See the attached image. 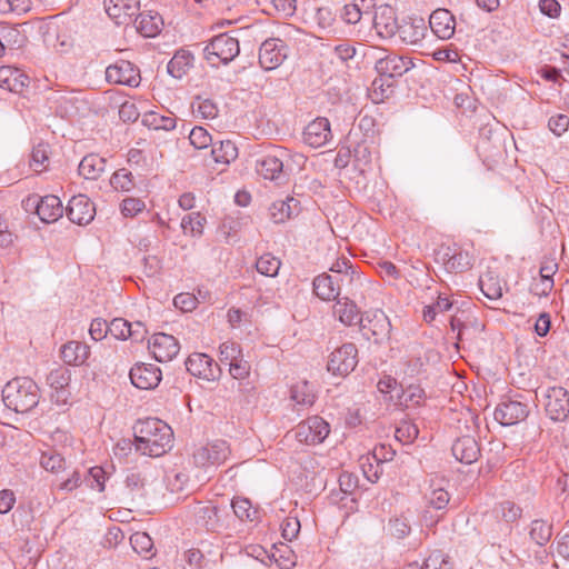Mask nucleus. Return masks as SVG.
Segmentation results:
<instances>
[{
	"mask_svg": "<svg viewBox=\"0 0 569 569\" xmlns=\"http://www.w3.org/2000/svg\"><path fill=\"white\" fill-rule=\"evenodd\" d=\"M339 279L327 273H322L313 279V292L322 300H333L339 297Z\"/></svg>",
	"mask_w": 569,
	"mask_h": 569,
	"instance_id": "30",
	"label": "nucleus"
},
{
	"mask_svg": "<svg viewBox=\"0 0 569 569\" xmlns=\"http://www.w3.org/2000/svg\"><path fill=\"white\" fill-rule=\"evenodd\" d=\"M557 263L553 261H545L540 269H539V276L542 278L543 288H539V283H532L531 291L536 296H548L549 292L552 290L553 287V274L557 271Z\"/></svg>",
	"mask_w": 569,
	"mask_h": 569,
	"instance_id": "38",
	"label": "nucleus"
},
{
	"mask_svg": "<svg viewBox=\"0 0 569 569\" xmlns=\"http://www.w3.org/2000/svg\"><path fill=\"white\" fill-rule=\"evenodd\" d=\"M144 122L156 130H172L176 127L177 119L173 114L170 116H161L158 113H150Z\"/></svg>",
	"mask_w": 569,
	"mask_h": 569,
	"instance_id": "53",
	"label": "nucleus"
},
{
	"mask_svg": "<svg viewBox=\"0 0 569 569\" xmlns=\"http://www.w3.org/2000/svg\"><path fill=\"white\" fill-rule=\"evenodd\" d=\"M187 370L194 377L207 381H218L222 370L213 359L206 353H192L186 360Z\"/></svg>",
	"mask_w": 569,
	"mask_h": 569,
	"instance_id": "10",
	"label": "nucleus"
},
{
	"mask_svg": "<svg viewBox=\"0 0 569 569\" xmlns=\"http://www.w3.org/2000/svg\"><path fill=\"white\" fill-rule=\"evenodd\" d=\"M130 543L133 550L144 558H150L153 556V541L147 532L138 531L132 533L130 537Z\"/></svg>",
	"mask_w": 569,
	"mask_h": 569,
	"instance_id": "45",
	"label": "nucleus"
},
{
	"mask_svg": "<svg viewBox=\"0 0 569 569\" xmlns=\"http://www.w3.org/2000/svg\"><path fill=\"white\" fill-rule=\"evenodd\" d=\"M426 499L429 507L436 510H442L448 506L450 496L445 489L436 488L432 489L430 493L426 495Z\"/></svg>",
	"mask_w": 569,
	"mask_h": 569,
	"instance_id": "56",
	"label": "nucleus"
},
{
	"mask_svg": "<svg viewBox=\"0 0 569 569\" xmlns=\"http://www.w3.org/2000/svg\"><path fill=\"white\" fill-rule=\"evenodd\" d=\"M231 508L233 509L234 515L240 520H253L252 515L256 513V510H252L251 503L248 499L237 498L231 501Z\"/></svg>",
	"mask_w": 569,
	"mask_h": 569,
	"instance_id": "60",
	"label": "nucleus"
},
{
	"mask_svg": "<svg viewBox=\"0 0 569 569\" xmlns=\"http://www.w3.org/2000/svg\"><path fill=\"white\" fill-rule=\"evenodd\" d=\"M451 307L452 303L447 297L439 296L433 305L423 308V319L427 322H431L438 312L448 311Z\"/></svg>",
	"mask_w": 569,
	"mask_h": 569,
	"instance_id": "54",
	"label": "nucleus"
},
{
	"mask_svg": "<svg viewBox=\"0 0 569 569\" xmlns=\"http://www.w3.org/2000/svg\"><path fill=\"white\" fill-rule=\"evenodd\" d=\"M423 569H452L449 558L441 551H433L425 560Z\"/></svg>",
	"mask_w": 569,
	"mask_h": 569,
	"instance_id": "61",
	"label": "nucleus"
},
{
	"mask_svg": "<svg viewBox=\"0 0 569 569\" xmlns=\"http://www.w3.org/2000/svg\"><path fill=\"white\" fill-rule=\"evenodd\" d=\"M299 201L292 197L274 201L270 208V217L274 223H282L298 212Z\"/></svg>",
	"mask_w": 569,
	"mask_h": 569,
	"instance_id": "32",
	"label": "nucleus"
},
{
	"mask_svg": "<svg viewBox=\"0 0 569 569\" xmlns=\"http://www.w3.org/2000/svg\"><path fill=\"white\" fill-rule=\"evenodd\" d=\"M40 465L47 471L58 472L64 468V459L57 451L48 450L41 455Z\"/></svg>",
	"mask_w": 569,
	"mask_h": 569,
	"instance_id": "52",
	"label": "nucleus"
},
{
	"mask_svg": "<svg viewBox=\"0 0 569 569\" xmlns=\"http://www.w3.org/2000/svg\"><path fill=\"white\" fill-rule=\"evenodd\" d=\"M127 493L131 499L144 497L146 480L140 472H129L124 480Z\"/></svg>",
	"mask_w": 569,
	"mask_h": 569,
	"instance_id": "46",
	"label": "nucleus"
},
{
	"mask_svg": "<svg viewBox=\"0 0 569 569\" xmlns=\"http://www.w3.org/2000/svg\"><path fill=\"white\" fill-rule=\"evenodd\" d=\"M106 13L117 26L128 24L140 9V0H103Z\"/></svg>",
	"mask_w": 569,
	"mask_h": 569,
	"instance_id": "18",
	"label": "nucleus"
},
{
	"mask_svg": "<svg viewBox=\"0 0 569 569\" xmlns=\"http://www.w3.org/2000/svg\"><path fill=\"white\" fill-rule=\"evenodd\" d=\"M291 399L299 406H312L316 399L312 386L307 381L295 385L291 389Z\"/></svg>",
	"mask_w": 569,
	"mask_h": 569,
	"instance_id": "41",
	"label": "nucleus"
},
{
	"mask_svg": "<svg viewBox=\"0 0 569 569\" xmlns=\"http://www.w3.org/2000/svg\"><path fill=\"white\" fill-rule=\"evenodd\" d=\"M431 31L442 40L450 39L456 29V20L447 9L435 10L429 18Z\"/></svg>",
	"mask_w": 569,
	"mask_h": 569,
	"instance_id": "24",
	"label": "nucleus"
},
{
	"mask_svg": "<svg viewBox=\"0 0 569 569\" xmlns=\"http://www.w3.org/2000/svg\"><path fill=\"white\" fill-rule=\"evenodd\" d=\"M106 79L110 83L136 87L140 76L131 62L121 60L106 69Z\"/></svg>",
	"mask_w": 569,
	"mask_h": 569,
	"instance_id": "20",
	"label": "nucleus"
},
{
	"mask_svg": "<svg viewBox=\"0 0 569 569\" xmlns=\"http://www.w3.org/2000/svg\"><path fill=\"white\" fill-rule=\"evenodd\" d=\"M272 558L281 569H291L296 566L297 561L295 552L287 545L276 548L272 552Z\"/></svg>",
	"mask_w": 569,
	"mask_h": 569,
	"instance_id": "50",
	"label": "nucleus"
},
{
	"mask_svg": "<svg viewBox=\"0 0 569 569\" xmlns=\"http://www.w3.org/2000/svg\"><path fill=\"white\" fill-rule=\"evenodd\" d=\"M289 153L283 148H273L256 160V171L264 180L274 182L276 186L286 184L289 181V170L286 164Z\"/></svg>",
	"mask_w": 569,
	"mask_h": 569,
	"instance_id": "3",
	"label": "nucleus"
},
{
	"mask_svg": "<svg viewBox=\"0 0 569 569\" xmlns=\"http://www.w3.org/2000/svg\"><path fill=\"white\" fill-rule=\"evenodd\" d=\"M545 409L550 419L562 421L569 415V393L559 386L550 387L545 392Z\"/></svg>",
	"mask_w": 569,
	"mask_h": 569,
	"instance_id": "11",
	"label": "nucleus"
},
{
	"mask_svg": "<svg viewBox=\"0 0 569 569\" xmlns=\"http://www.w3.org/2000/svg\"><path fill=\"white\" fill-rule=\"evenodd\" d=\"M221 511V508L212 502H199L193 507L194 521L207 531L217 532L223 527Z\"/></svg>",
	"mask_w": 569,
	"mask_h": 569,
	"instance_id": "17",
	"label": "nucleus"
},
{
	"mask_svg": "<svg viewBox=\"0 0 569 569\" xmlns=\"http://www.w3.org/2000/svg\"><path fill=\"white\" fill-rule=\"evenodd\" d=\"M27 210L34 209L40 220L47 223L54 222L63 214V206L59 197L48 194L39 197L30 196L24 201Z\"/></svg>",
	"mask_w": 569,
	"mask_h": 569,
	"instance_id": "5",
	"label": "nucleus"
},
{
	"mask_svg": "<svg viewBox=\"0 0 569 569\" xmlns=\"http://www.w3.org/2000/svg\"><path fill=\"white\" fill-rule=\"evenodd\" d=\"M289 48L280 38L266 39L259 48V63L267 71L279 68L288 58Z\"/></svg>",
	"mask_w": 569,
	"mask_h": 569,
	"instance_id": "6",
	"label": "nucleus"
},
{
	"mask_svg": "<svg viewBox=\"0 0 569 569\" xmlns=\"http://www.w3.org/2000/svg\"><path fill=\"white\" fill-rule=\"evenodd\" d=\"M193 60V54L190 51L184 49L178 50L168 62V73L176 79H181L192 67Z\"/></svg>",
	"mask_w": 569,
	"mask_h": 569,
	"instance_id": "33",
	"label": "nucleus"
},
{
	"mask_svg": "<svg viewBox=\"0 0 569 569\" xmlns=\"http://www.w3.org/2000/svg\"><path fill=\"white\" fill-rule=\"evenodd\" d=\"M358 325L365 336H372L376 340L388 336L391 329L389 318L382 310L366 312Z\"/></svg>",
	"mask_w": 569,
	"mask_h": 569,
	"instance_id": "15",
	"label": "nucleus"
},
{
	"mask_svg": "<svg viewBox=\"0 0 569 569\" xmlns=\"http://www.w3.org/2000/svg\"><path fill=\"white\" fill-rule=\"evenodd\" d=\"M480 137L477 143V150L486 160L496 161L502 157L505 151V138L500 130H495L490 126L480 129Z\"/></svg>",
	"mask_w": 569,
	"mask_h": 569,
	"instance_id": "9",
	"label": "nucleus"
},
{
	"mask_svg": "<svg viewBox=\"0 0 569 569\" xmlns=\"http://www.w3.org/2000/svg\"><path fill=\"white\" fill-rule=\"evenodd\" d=\"M109 333L116 339L126 340L132 336L131 322L122 318H116L109 323Z\"/></svg>",
	"mask_w": 569,
	"mask_h": 569,
	"instance_id": "57",
	"label": "nucleus"
},
{
	"mask_svg": "<svg viewBox=\"0 0 569 569\" xmlns=\"http://www.w3.org/2000/svg\"><path fill=\"white\" fill-rule=\"evenodd\" d=\"M331 138L330 122L327 118L319 117L311 121L303 131V141L312 147L320 148Z\"/></svg>",
	"mask_w": 569,
	"mask_h": 569,
	"instance_id": "23",
	"label": "nucleus"
},
{
	"mask_svg": "<svg viewBox=\"0 0 569 569\" xmlns=\"http://www.w3.org/2000/svg\"><path fill=\"white\" fill-rule=\"evenodd\" d=\"M333 313L345 326L358 325L362 317L357 305L347 297L337 299L333 305Z\"/></svg>",
	"mask_w": 569,
	"mask_h": 569,
	"instance_id": "29",
	"label": "nucleus"
},
{
	"mask_svg": "<svg viewBox=\"0 0 569 569\" xmlns=\"http://www.w3.org/2000/svg\"><path fill=\"white\" fill-rule=\"evenodd\" d=\"M230 455V448L227 441L224 440H216L207 446L199 448L194 453V462L199 466H209V465H221L223 463Z\"/></svg>",
	"mask_w": 569,
	"mask_h": 569,
	"instance_id": "16",
	"label": "nucleus"
},
{
	"mask_svg": "<svg viewBox=\"0 0 569 569\" xmlns=\"http://www.w3.org/2000/svg\"><path fill=\"white\" fill-rule=\"evenodd\" d=\"M189 141L196 149H206L212 144V138L203 127H194L190 131Z\"/></svg>",
	"mask_w": 569,
	"mask_h": 569,
	"instance_id": "58",
	"label": "nucleus"
},
{
	"mask_svg": "<svg viewBox=\"0 0 569 569\" xmlns=\"http://www.w3.org/2000/svg\"><path fill=\"white\" fill-rule=\"evenodd\" d=\"M529 535L537 545L545 546L552 536V527L545 520L536 519L531 522Z\"/></svg>",
	"mask_w": 569,
	"mask_h": 569,
	"instance_id": "44",
	"label": "nucleus"
},
{
	"mask_svg": "<svg viewBox=\"0 0 569 569\" xmlns=\"http://www.w3.org/2000/svg\"><path fill=\"white\" fill-rule=\"evenodd\" d=\"M358 350L353 343H345L333 350L327 365L328 371L338 376H347L357 367Z\"/></svg>",
	"mask_w": 569,
	"mask_h": 569,
	"instance_id": "8",
	"label": "nucleus"
},
{
	"mask_svg": "<svg viewBox=\"0 0 569 569\" xmlns=\"http://www.w3.org/2000/svg\"><path fill=\"white\" fill-rule=\"evenodd\" d=\"M89 355V347L79 341H69L61 349L62 359L68 365L80 366L86 362Z\"/></svg>",
	"mask_w": 569,
	"mask_h": 569,
	"instance_id": "35",
	"label": "nucleus"
},
{
	"mask_svg": "<svg viewBox=\"0 0 569 569\" xmlns=\"http://www.w3.org/2000/svg\"><path fill=\"white\" fill-rule=\"evenodd\" d=\"M206 60L213 67L219 63L228 64L240 53L237 38L228 33L213 37L203 49Z\"/></svg>",
	"mask_w": 569,
	"mask_h": 569,
	"instance_id": "4",
	"label": "nucleus"
},
{
	"mask_svg": "<svg viewBox=\"0 0 569 569\" xmlns=\"http://www.w3.org/2000/svg\"><path fill=\"white\" fill-rule=\"evenodd\" d=\"M106 168V159L96 153L87 154L79 163V174L84 179L96 180Z\"/></svg>",
	"mask_w": 569,
	"mask_h": 569,
	"instance_id": "34",
	"label": "nucleus"
},
{
	"mask_svg": "<svg viewBox=\"0 0 569 569\" xmlns=\"http://www.w3.org/2000/svg\"><path fill=\"white\" fill-rule=\"evenodd\" d=\"M529 415V406L519 400H503L495 410V419L503 426H512L525 420Z\"/></svg>",
	"mask_w": 569,
	"mask_h": 569,
	"instance_id": "14",
	"label": "nucleus"
},
{
	"mask_svg": "<svg viewBox=\"0 0 569 569\" xmlns=\"http://www.w3.org/2000/svg\"><path fill=\"white\" fill-rule=\"evenodd\" d=\"M396 393L395 405L402 408H411L419 406L425 397V391L420 386L409 385L407 388L399 387Z\"/></svg>",
	"mask_w": 569,
	"mask_h": 569,
	"instance_id": "36",
	"label": "nucleus"
},
{
	"mask_svg": "<svg viewBox=\"0 0 569 569\" xmlns=\"http://www.w3.org/2000/svg\"><path fill=\"white\" fill-rule=\"evenodd\" d=\"M445 266L448 270L455 272H462L468 270L472 266V259L469 252L462 250H452L448 248V252L445 253Z\"/></svg>",
	"mask_w": 569,
	"mask_h": 569,
	"instance_id": "37",
	"label": "nucleus"
},
{
	"mask_svg": "<svg viewBox=\"0 0 569 569\" xmlns=\"http://www.w3.org/2000/svg\"><path fill=\"white\" fill-rule=\"evenodd\" d=\"M110 184L116 190L129 191L133 186L132 173L124 168L119 169L111 176Z\"/></svg>",
	"mask_w": 569,
	"mask_h": 569,
	"instance_id": "55",
	"label": "nucleus"
},
{
	"mask_svg": "<svg viewBox=\"0 0 569 569\" xmlns=\"http://www.w3.org/2000/svg\"><path fill=\"white\" fill-rule=\"evenodd\" d=\"M211 154L214 162L227 166L237 159L238 149L231 140H223L212 144Z\"/></svg>",
	"mask_w": 569,
	"mask_h": 569,
	"instance_id": "39",
	"label": "nucleus"
},
{
	"mask_svg": "<svg viewBox=\"0 0 569 569\" xmlns=\"http://www.w3.org/2000/svg\"><path fill=\"white\" fill-rule=\"evenodd\" d=\"M193 112L202 119H214L218 116L219 108L217 103L209 98L197 97L192 103Z\"/></svg>",
	"mask_w": 569,
	"mask_h": 569,
	"instance_id": "48",
	"label": "nucleus"
},
{
	"mask_svg": "<svg viewBox=\"0 0 569 569\" xmlns=\"http://www.w3.org/2000/svg\"><path fill=\"white\" fill-rule=\"evenodd\" d=\"M148 348L159 362L171 361L180 351L178 340L173 336L163 332L154 333L148 341Z\"/></svg>",
	"mask_w": 569,
	"mask_h": 569,
	"instance_id": "12",
	"label": "nucleus"
},
{
	"mask_svg": "<svg viewBox=\"0 0 569 569\" xmlns=\"http://www.w3.org/2000/svg\"><path fill=\"white\" fill-rule=\"evenodd\" d=\"M2 399L7 408L18 413L29 412L39 402V388L30 378H16L4 386Z\"/></svg>",
	"mask_w": 569,
	"mask_h": 569,
	"instance_id": "2",
	"label": "nucleus"
},
{
	"mask_svg": "<svg viewBox=\"0 0 569 569\" xmlns=\"http://www.w3.org/2000/svg\"><path fill=\"white\" fill-rule=\"evenodd\" d=\"M399 22L396 12L390 6H380L373 16V28L382 39H390L397 34Z\"/></svg>",
	"mask_w": 569,
	"mask_h": 569,
	"instance_id": "22",
	"label": "nucleus"
},
{
	"mask_svg": "<svg viewBox=\"0 0 569 569\" xmlns=\"http://www.w3.org/2000/svg\"><path fill=\"white\" fill-rule=\"evenodd\" d=\"M419 435V429L416 425L402 421L396 429V438L402 443L412 442Z\"/></svg>",
	"mask_w": 569,
	"mask_h": 569,
	"instance_id": "59",
	"label": "nucleus"
},
{
	"mask_svg": "<svg viewBox=\"0 0 569 569\" xmlns=\"http://www.w3.org/2000/svg\"><path fill=\"white\" fill-rule=\"evenodd\" d=\"M134 23L140 34L147 38H152L161 31L163 19L156 11H146L138 14Z\"/></svg>",
	"mask_w": 569,
	"mask_h": 569,
	"instance_id": "28",
	"label": "nucleus"
},
{
	"mask_svg": "<svg viewBox=\"0 0 569 569\" xmlns=\"http://www.w3.org/2000/svg\"><path fill=\"white\" fill-rule=\"evenodd\" d=\"M451 451L458 461L466 465L475 462L480 455L479 445L471 436L457 439L452 445Z\"/></svg>",
	"mask_w": 569,
	"mask_h": 569,
	"instance_id": "27",
	"label": "nucleus"
},
{
	"mask_svg": "<svg viewBox=\"0 0 569 569\" xmlns=\"http://www.w3.org/2000/svg\"><path fill=\"white\" fill-rule=\"evenodd\" d=\"M134 447L149 457H160L173 446V432L169 425L158 418L139 420L134 427Z\"/></svg>",
	"mask_w": 569,
	"mask_h": 569,
	"instance_id": "1",
	"label": "nucleus"
},
{
	"mask_svg": "<svg viewBox=\"0 0 569 569\" xmlns=\"http://www.w3.org/2000/svg\"><path fill=\"white\" fill-rule=\"evenodd\" d=\"M220 361L221 362H232L242 357L241 348L238 343L233 341H226L220 346Z\"/></svg>",
	"mask_w": 569,
	"mask_h": 569,
	"instance_id": "62",
	"label": "nucleus"
},
{
	"mask_svg": "<svg viewBox=\"0 0 569 569\" xmlns=\"http://www.w3.org/2000/svg\"><path fill=\"white\" fill-rule=\"evenodd\" d=\"M548 127L557 137H560L568 130L569 117L562 113L553 116L549 119Z\"/></svg>",
	"mask_w": 569,
	"mask_h": 569,
	"instance_id": "64",
	"label": "nucleus"
},
{
	"mask_svg": "<svg viewBox=\"0 0 569 569\" xmlns=\"http://www.w3.org/2000/svg\"><path fill=\"white\" fill-rule=\"evenodd\" d=\"M329 423L321 417L313 416L300 422L295 429V438L302 443H321L329 435Z\"/></svg>",
	"mask_w": 569,
	"mask_h": 569,
	"instance_id": "7",
	"label": "nucleus"
},
{
	"mask_svg": "<svg viewBox=\"0 0 569 569\" xmlns=\"http://www.w3.org/2000/svg\"><path fill=\"white\" fill-rule=\"evenodd\" d=\"M28 77L18 69L3 66L0 67V88L10 92H20L27 84Z\"/></svg>",
	"mask_w": 569,
	"mask_h": 569,
	"instance_id": "31",
	"label": "nucleus"
},
{
	"mask_svg": "<svg viewBox=\"0 0 569 569\" xmlns=\"http://www.w3.org/2000/svg\"><path fill=\"white\" fill-rule=\"evenodd\" d=\"M250 365L241 358L229 363V372L233 379L242 380L250 375Z\"/></svg>",
	"mask_w": 569,
	"mask_h": 569,
	"instance_id": "63",
	"label": "nucleus"
},
{
	"mask_svg": "<svg viewBox=\"0 0 569 569\" xmlns=\"http://www.w3.org/2000/svg\"><path fill=\"white\" fill-rule=\"evenodd\" d=\"M66 213L71 222L86 226L93 220L96 207L86 194L80 193L69 200Z\"/></svg>",
	"mask_w": 569,
	"mask_h": 569,
	"instance_id": "13",
	"label": "nucleus"
},
{
	"mask_svg": "<svg viewBox=\"0 0 569 569\" xmlns=\"http://www.w3.org/2000/svg\"><path fill=\"white\" fill-rule=\"evenodd\" d=\"M20 31L14 28L7 24L0 26V42L3 44V50L6 49H16L17 47H20Z\"/></svg>",
	"mask_w": 569,
	"mask_h": 569,
	"instance_id": "51",
	"label": "nucleus"
},
{
	"mask_svg": "<svg viewBox=\"0 0 569 569\" xmlns=\"http://www.w3.org/2000/svg\"><path fill=\"white\" fill-rule=\"evenodd\" d=\"M70 371L66 368H58L50 371L47 382L54 390L52 399L58 403H66L69 398L67 387L70 383Z\"/></svg>",
	"mask_w": 569,
	"mask_h": 569,
	"instance_id": "26",
	"label": "nucleus"
},
{
	"mask_svg": "<svg viewBox=\"0 0 569 569\" xmlns=\"http://www.w3.org/2000/svg\"><path fill=\"white\" fill-rule=\"evenodd\" d=\"M413 67L409 58L400 57L395 53L386 54L376 60L375 69L379 76L387 77L392 80L401 77Z\"/></svg>",
	"mask_w": 569,
	"mask_h": 569,
	"instance_id": "19",
	"label": "nucleus"
},
{
	"mask_svg": "<svg viewBox=\"0 0 569 569\" xmlns=\"http://www.w3.org/2000/svg\"><path fill=\"white\" fill-rule=\"evenodd\" d=\"M479 284L482 293L490 300H497L502 297V286L500 280L491 272L480 277Z\"/></svg>",
	"mask_w": 569,
	"mask_h": 569,
	"instance_id": "42",
	"label": "nucleus"
},
{
	"mask_svg": "<svg viewBox=\"0 0 569 569\" xmlns=\"http://www.w3.org/2000/svg\"><path fill=\"white\" fill-rule=\"evenodd\" d=\"M397 34L401 42L406 44H418L423 38L427 31L425 20L422 18H408L403 19L398 24Z\"/></svg>",
	"mask_w": 569,
	"mask_h": 569,
	"instance_id": "25",
	"label": "nucleus"
},
{
	"mask_svg": "<svg viewBox=\"0 0 569 569\" xmlns=\"http://www.w3.org/2000/svg\"><path fill=\"white\" fill-rule=\"evenodd\" d=\"M393 82L387 77L379 76L371 83L370 97L375 103L382 102L392 92Z\"/></svg>",
	"mask_w": 569,
	"mask_h": 569,
	"instance_id": "43",
	"label": "nucleus"
},
{
	"mask_svg": "<svg viewBox=\"0 0 569 569\" xmlns=\"http://www.w3.org/2000/svg\"><path fill=\"white\" fill-rule=\"evenodd\" d=\"M204 222V217L199 212H192L182 218L181 228L186 234L190 233L191 236H200L202 234Z\"/></svg>",
	"mask_w": 569,
	"mask_h": 569,
	"instance_id": "49",
	"label": "nucleus"
},
{
	"mask_svg": "<svg viewBox=\"0 0 569 569\" xmlns=\"http://www.w3.org/2000/svg\"><path fill=\"white\" fill-rule=\"evenodd\" d=\"M281 267V261L270 253L262 254L256 262L257 271L267 277H276Z\"/></svg>",
	"mask_w": 569,
	"mask_h": 569,
	"instance_id": "47",
	"label": "nucleus"
},
{
	"mask_svg": "<svg viewBox=\"0 0 569 569\" xmlns=\"http://www.w3.org/2000/svg\"><path fill=\"white\" fill-rule=\"evenodd\" d=\"M373 7V0H356V2L346 4L342 9V19L350 24H355L360 21L363 13V8L370 9Z\"/></svg>",
	"mask_w": 569,
	"mask_h": 569,
	"instance_id": "40",
	"label": "nucleus"
},
{
	"mask_svg": "<svg viewBox=\"0 0 569 569\" xmlns=\"http://www.w3.org/2000/svg\"><path fill=\"white\" fill-rule=\"evenodd\" d=\"M129 376L132 385L142 390L153 389L161 381V370L154 365H136Z\"/></svg>",
	"mask_w": 569,
	"mask_h": 569,
	"instance_id": "21",
	"label": "nucleus"
}]
</instances>
